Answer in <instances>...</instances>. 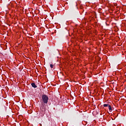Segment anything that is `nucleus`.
Segmentation results:
<instances>
[{"instance_id":"1","label":"nucleus","mask_w":126,"mask_h":126,"mask_svg":"<svg viewBox=\"0 0 126 126\" xmlns=\"http://www.w3.org/2000/svg\"><path fill=\"white\" fill-rule=\"evenodd\" d=\"M48 100H49V97H48L46 94H43L42 96V103L44 104H47L48 103Z\"/></svg>"},{"instance_id":"2","label":"nucleus","mask_w":126,"mask_h":126,"mask_svg":"<svg viewBox=\"0 0 126 126\" xmlns=\"http://www.w3.org/2000/svg\"><path fill=\"white\" fill-rule=\"evenodd\" d=\"M32 87H33V88H37V86H36V84H35L34 83H32Z\"/></svg>"},{"instance_id":"3","label":"nucleus","mask_w":126,"mask_h":126,"mask_svg":"<svg viewBox=\"0 0 126 126\" xmlns=\"http://www.w3.org/2000/svg\"><path fill=\"white\" fill-rule=\"evenodd\" d=\"M108 108H109V111H112V107L111 106V105H109Z\"/></svg>"},{"instance_id":"4","label":"nucleus","mask_w":126,"mask_h":126,"mask_svg":"<svg viewBox=\"0 0 126 126\" xmlns=\"http://www.w3.org/2000/svg\"><path fill=\"white\" fill-rule=\"evenodd\" d=\"M103 107H109V104H104L103 105Z\"/></svg>"},{"instance_id":"5","label":"nucleus","mask_w":126,"mask_h":126,"mask_svg":"<svg viewBox=\"0 0 126 126\" xmlns=\"http://www.w3.org/2000/svg\"><path fill=\"white\" fill-rule=\"evenodd\" d=\"M40 114H41V117H42V116H44V112L41 111V112H40Z\"/></svg>"},{"instance_id":"6","label":"nucleus","mask_w":126,"mask_h":126,"mask_svg":"<svg viewBox=\"0 0 126 126\" xmlns=\"http://www.w3.org/2000/svg\"><path fill=\"white\" fill-rule=\"evenodd\" d=\"M50 67H51V68H53L54 67V65L50 64Z\"/></svg>"}]
</instances>
